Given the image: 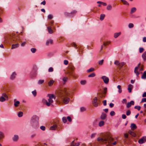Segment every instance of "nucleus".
Returning <instances> with one entry per match:
<instances>
[{
  "mask_svg": "<svg viewBox=\"0 0 146 146\" xmlns=\"http://www.w3.org/2000/svg\"><path fill=\"white\" fill-rule=\"evenodd\" d=\"M70 90L66 88H64L60 90L57 93L59 100L61 101L63 104H68L70 100Z\"/></svg>",
  "mask_w": 146,
  "mask_h": 146,
  "instance_id": "1",
  "label": "nucleus"
},
{
  "mask_svg": "<svg viewBox=\"0 0 146 146\" xmlns=\"http://www.w3.org/2000/svg\"><path fill=\"white\" fill-rule=\"evenodd\" d=\"M112 140V138L110 136L108 133L105 134L102 138L98 137V141H101L106 143L107 146H112V145H115L116 144V141H115L112 143H111Z\"/></svg>",
  "mask_w": 146,
  "mask_h": 146,
  "instance_id": "2",
  "label": "nucleus"
},
{
  "mask_svg": "<svg viewBox=\"0 0 146 146\" xmlns=\"http://www.w3.org/2000/svg\"><path fill=\"white\" fill-rule=\"evenodd\" d=\"M39 117L36 116H33L31 118V125L34 127L36 128L38 126Z\"/></svg>",
  "mask_w": 146,
  "mask_h": 146,
  "instance_id": "3",
  "label": "nucleus"
},
{
  "mask_svg": "<svg viewBox=\"0 0 146 146\" xmlns=\"http://www.w3.org/2000/svg\"><path fill=\"white\" fill-rule=\"evenodd\" d=\"M47 96L49 97V99H48V103H46V105L49 106L53 102V101L52 99L53 98L55 99V97L52 94H48Z\"/></svg>",
  "mask_w": 146,
  "mask_h": 146,
  "instance_id": "4",
  "label": "nucleus"
},
{
  "mask_svg": "<svg viewBox=\"0 0 146 146\" xmlns=\"http://www.w3.org/2000/svg\"><path fill=\"white\" fill-rule=\"evenodd\" d=\"M8 100V97L6 94L3 93L2 94L1 96L0 97V102H3L6 100Z\"/></svg>",
  "mask_w": 146,
  "mask_h": 146,
  "instance_id": "5",
  "label": "nucleus"
},
{
  "mask_svg": "<svg viewBox=\"0 0 146 146\" xmlns=\"http://www.w3.org/2000/svg\"><path fill=\"white\" fill-rule=\"evenodd\" d=\"M92 104L95 107H96L98 106V101L97 97L94 98L92 101Z\"/></svg>",
  "mask_w": 146,
  "mask_h": 146,
  "instance_id": "6",
  "label": "nucleus"
},
{
  "mask_svg": "<svg viewBox=\"0 0 146 146\" xmlns=\"http://www.w3.org/2000/svg\"><path fill=\"white\" fill-rule=\"evenodd\" d=\"M146 141V137L143 136L139 140L138 142L139 144H142L145 143Z\"/></svg>",
  "mask_w": 146,
  "mask_h": 146,
  "instance_id": "7",
  "label": "nucleus"
},
{
  "mask_svg": "<svg viewBox=\"0 0 146 146\" xmlns=\"http://www.w3.org/2000/svg\"><path fill=\"white\" fill-rule=\"evenodd\" d=\"M101 78L103 79L104 83L106 84H108V83L109 79L108 77L104 76L101 77Z\"/></svg>",
  "mask_w": 146,
  "mask_h": 146,
  "instance_id": "8",
  "label": "nucleus"
},
{
  "mask_svg": "<svg viewBox=\"0 0 146 146\" xmlns=\"http://www.w3.org/2000/svg\"><path fill=\"white\" fill-rule=\"evenodd\" d=\"M19 139V136L17 135H15L12 137V140L14 142H17Z\"/></svg>",
  "mask_w": 146,
  "mask_h": 146,
  "instance_id": "9",
  "label": "nucleus"
},
{
  "mask_svg": "<svg viewBox=\"0 0 146 146\" xmlns=\"http://www.w3.org/2000/svg\"><path fill=\"white\" fill-rule=\"evenodd\" d=\"M111 43L110 41H109L104 42L103 45L101 46V50H102L103 48V46H106Z\"/></svg>",
  "mask_w": 146,
  "mask_h": 146,
  "instance_id": "10",
  "label": "nucleus"
},
{
  "mask_svg": "<svg viewBox=\"0 0 146 146\" xmlns=\"http://www.w3.org/2000/svg\"><path fill=\"white\" fill-rule=\"evenodd\" d=\"M134 102L133 101H131L127 104L126 107L127 108H129L131 106V105H134Z\"/></svg>",
  "mask_w": 146,
  "mask_h": 146,
  "instance_id": "11",
  "label": "nucleus"
},
{
  "mask_svg": "<svg viewBox=\"0 0 146 146\" xmlns=\"http://www.w3.org/2000/svg\"><path fill=\"white\" fill-rule=\"evenodd\" d=\"M139 68V66H136L134 70V72L136 74L137 76H138L139 74V73L138 71V68Z\"/></svg>",
  "mask_w": 146,
  "mask_h": 146,
  "instance_id": "12",
  "label": "nucleus"
},
{
  "mask_svg": "<svg viewBox=\"0 0 146 146\" xmlns=\"http://www.w3.org/2000/svg\"><path fill=\"white\" fill-rule=\"evenodd\" d=\"M131 130H134L137 128V127L135 124L131 123Z\"/></svg>",
  "mask_w": 146,
  "mask_h": 146,
  "instance_id": "13",
  "label": "nucleus"
},
{
  "mask_svg": "<svg viewBox=\"0 0 146 146\" xmlns=\"http://www.w3.org/2000/svg\"><path fill=\"white\" fill-rule=\"evenodd\" d=\"M133 87V86L131 84H130L128 85L127 89L129 92L130 93L131 92V90Z\"/></svg>",
  "mask_w": 146,
  "mask_h": 146,
  "instance_id": "14",
  "label": "nucleus"
},
{
  "mask_svg": "<svg viewBox=\"0 0 146 146\" xmlns=\"http://www.w3.org/2000/svg\"><path fill=\"white\" fill-rule=\"evenodd\" d=\"M106 116V114L105 113H102L101 116V118L102 119L104 120L105 119Z\"/></svg>",
  "mask_w": 146,
  "mask_h": 146,
  "instance_id": "15",
  "label": "nucleus"
},
{
  "mask_svg": "<svg viewBox=\"0 0 146 146\" xmlns=\"http://www.w3.org/2000/svg\"><path fill=\"white\" fill-rule=\"evenodd\" d=\"M121 34V32H119V33H115L114 34V37L115 38H117L118 36H119Z\"/></svg>",
  "mask_w": 146,
  "mask_h": 146,
  "instance_id": "16",
  "label": "nucleus"
},
{
  "mask_svg": "<svg viewBox=\"0 0 146 146\" xmlns=\"http://www.w3.org/2000/svg\"><path fill=\"white\" fill-rule=\"evenodd\" d=\"M53 41L52 40H47L46 42V45H48L49 44H52V43Z\"/></svg>",
  "mask_w": 146,
  "mask_h": 146,
  "instance_id": "17",
  "label": "nucleus"
},
{
  "mask_svg": "<svg viewBox=\"0 0 146 146\" xmlns=\"http://www.w3.org/2000/svg\"><path fill=\"white\" fill-rule=\"evenodd\" d=\"M57 128V125H54L52 126H51L50 128V129L51 130H55Z\"/></svg>",
  "mask_w": 146,
  "mask_h": 146,
  "instance_id": "18",
  "label": "nucleus"
},
{
  "mask_svg": "<svg viewBox=\"0 0 146 146\" xmlns=\"http://www.w3.org/2000/svg\"><path fill=\"white\" fill-rule=\"evenodd\" d=\"M142 57L144 61L146 60V51L143 54Z\"/></svg>",
  "mask_w": 146,
  "mask_h": 146,
  "instance_id": "19",
  "label": "nucleus"
},
{
  "mask_svg": "<svg viewBox=\"0 0 146 146\" xmlns=\"http://www.w3.org/2000/svg\"><path fill=\"white\" fill-rule=\"evenodd\" d=\"M20 104V102L19 101H15V100H14V105L16 107H17Z\"/></svg>",
  "mask_w": 146,
  "mask_h": 146,
  "instance_id": "20",
  "label": "nucleus"
},
{
  "mask_svg": "<svg viewBox=\"0 0 146 146\" xmlns=\"http://www.w3.org/2000/svg\"><path fill=\"white\" fill-rule=\"evenodd\" d=\"M104 124V122L103 121H101L99 123V126L100 127H101L103 126Z\"/></svg>",
  "mask_w": 146,
  "mask_h": 146,
  "instance_id": "21",
  "label": "nucleus"
},
{
  "mask_svg": "<svg viewBox=\"0 0 146 146\" xmlns=\"http://www.w3.org/2000/svg\"><path fill=\"white\" fill-rule=\"evenodd\" d=\"M141 78L143 79H145L146 78V71L144 72L141 76Z\"/></svg>",
  "mask_w": 146,
  "mask_h": 146,
  "instance_id": "22",
  "label": "nucleus"
},
{
  "mask_svg": "<svg viewBox=\"0 0 146 146\" xmlns=\"http://www.w3.org/2000/svg\"><path fill=\"white\" fill-rule=\"evenodd\" d=\"M54 82V81L53 80H50L48 82V86H52L53 85Z\"/></svg>",
  "mask_w": 146,
  "mask_h": 146,
  "instance_id": "23",
  "label": "nucleus"
},
{
  "mask_svg": "<svg viewBox=\"0 0 146 146\" xmlns=\"http://www.w3.org/2000/svg\"><path fill=\"white\" fill-rule=\"evenodd\" d=\"M129 133L131 135H132V136L133 137H135L136 136V134L131 131H129Z\"/></svg>",
  "mask_w": 146,
  "mask_h": 146,
  "instance_id": "24",
  "label": "nucleus"
},
{
  "mask_svg": "<svg viewBox=\"0 0 146 146\" xmlns=\"http://www.w3.org/2000/svg\"><path fill=\"white\" fill-rule=\"evenodd\" d=\"M19 46V44L18 43L16 44H13L12 45V49L15 48H16L18 47Z\"/></svg>",
  "mask_w": 146,
  "mask_h": 146,
  "instance_id": "25",
  "label": "nucleus"
},
{
  "mask_svg": "<svg viewBox=\"0 0 146 146\" xmlns=\"http://www.w3.org/2000/svg\"><path fill=\"white\" fill-rule=\"evenodd\" d=\"M47 29H48V32L49 33L52 34L53 33V31L51 29V28L50 27H47Z\"/></svg>",
  "mask_w": 146,
  "mask_h": 146,
  "instance_id": "26",
  "label": "nucleus"
},
{
  "mask_svg": "<svg viewBox=\"0 0 146 146\" xmlns=\"http://www.w3.org/2000/svg\"><path fill=\"white\" fill-rule=\"evenodd\" d=\"M117 88L119 89V90H118L119 93V94L121 93L122 90L121 88V86L119 85H118L117 86Z\"/></svg>",
  "mask_w": 146,
  "mask_h": 146,
  "instance_id": "27",
  "label": "nucleus"
},
{
  "mask_svg": "<svg viewBox=\"0 0 146 146\" xmlns=\"http://www.w3.org/2000/svg\"><path fill=\"white\" fill-rule=\"evenodd\" d=\"M105 15L104 14H102L100 16V19L101 21H102L104 20L105 17Z\"/></svg>",
  "mask_w": 146,
  "mask_h": 146,
  "instance_id": "28",
  "label": "nucleus"
},
{
  "mask_svg": "<svg viewBox=\"0 0 146 146\" xmlns=\"http://www.w3.org/2000/svg\"><path fill=\"white\" fill-rule=\"evenodd\" d=\"M16 75V74L15 72H13L11 76V79H13L15 78V76Z\"/></svg>",
  "mask_w": 146,
  "mask_h": 146,
  "instance_id": "29",
  "label": "nucleus"
},
{
  "mask_svg": "<svg viewBox=\"0 0 146 146\" xmlns=\"http://www.w3.org/2000/svg\"><path fill=\"white\" fill-rule=\"evenodd\" d=\"M136 9L135 7H133L131 9V13H133L134 12H135L136 11Z\"/></svg>",
  "mask_w": 146,
  "mask_h": 146,
  "instance_id": "30",
  "label": "nucleus"
},
{
  "mask_svg": "<svg viewBox=\"0 0 146 146\" xmlns=\"http://www.w3.org/2000/svg\"><path fill=\"white\" fill-rule=\"evenodd\" d=\"M4 137V133L0 131V139L3 138Z\"/></svg>",
  "mask_w": 146,
  "mask_h": 146,
  "instance_id": "31",
  "label": "nucleus"
},
{
  "mask_svg": "<svg viewBox=\"0 0 146 146\" xmlns=\"http://www.w3.org/2000/svg\"><path fill=\"white\" fill-rule=\"evenodd\" d=\"M86 83V80H82L80 81V84L82 85H85Z\"/></svg>",
  "mask_w": 146,
  "mask_h": 146,
  "instance_id": "32",
  "label": "nucleus"
},
{
  "mask_svg": "<svg viewBox=\"0 0 146 146\" xmlns=\"http://www.w3.org/2000/svg\"><path fill=\"white\" fill-rule=\"evenodd\" d=\"M123 4L126 5H129V3L126 1L124 0H121Z\"/></svg>",
  "mask_w": 146,
  "mask_h": 146,
  "instance_id": "33",
  "label": "nucleus"
},
{
  "mask_svg": "<svg viewBox=\"0 0 146 146\" xmlns=\"http://www.w3.org/2000/svg\"><path fill=\"white\" fill-rule=\"evenodd\" d=\"M112 8V7L110 5H108L107 7V9L108 10H111V9Z\"/></svg>",
  "mask_w": 146,
  "mask_h": 146,
  "instance_id": "34",
  "label": "nucleus"
},
{
  "mask_svg": "<svg viewBox=\"0 0 146 146\" xmlns=\"http://www.w3.org/2000/svg\"><path fill=\"white\" fill-rule=\"evenodd\" d=\"M96 74L94 73H93L88 76V77H93L95 76Z\"/></svg>",
  "mask_w": 146,
  "mask_h": 146,
  "instance_id": "35",
  "label": "nucleus"
},
{
  "mask_svg": "<svg viewBox=\"0 0 146 146\" xmlns=\"http://www.w3.org/2000/svg\"><path fill=\"white\" fill-rule=\"evenodd\" d=\"M44 82V80H40L38 82V84L40 85L42 84Z\"/></svg>",
  "mask_w": 146,
  "mask_h": 146,
  "instance_id": "36",
  "label": "nucleus"
},
{
  "mask_svg": "<svg viewBox=\"0 0 146 146\" xmlns=\"http://www.w3.org/2000/svg\"><path fill=\"white\" fill-rule=\"evenodd\" d=\"M125 64V63L124 62H122L120 63L118 68H121Z\"/></svg>",
  "mask_w": 146,
  "mask_h": 146,
  "instance_id": "37",
  "label": "nucleus"
},
{
  "mask_svg": "<svg viewBox=\"0 0 146 146\" xmlns=\"http://www.w3.org/2000/svg\"><path fill=\"white\" fill-rule=\"evenodd\" d=\"M120 63L118 60H116L114 62V64L115 65H117L118 67H119V66L120 64Z\"/></svg>",
  "mask_w": 146,
  "mask_h": 146,
  "instance_id": "38",
  "label": "nucleus"
},
{
  "mask_svg": "<svg viewBox=\"0 0 146 146\" xmlns=\"http://www.w3.org/2000/svg\"><path fill=\"white\" fill-rule=\"evenodd\" d=\"M23 112L22 111H20L18 114V116L19 117H21L23 115Z\"/></svg>",
  "mask_w": 146,
  "mask_h": 146,
  "instance_id": "39",
  "label": "nucleus"
},
{
  "mask_svg": "<svg viewBox=\"0 0 146 146\" xmlns=\"http://www.w3.org/2000/svg\"><path fill=\"white\" fill-rule=\"evenodd\" d=\"M107 91V88L106 87H105L104 88V94L106 95Z\"/></svg>",
  "mask_w": 146,
  "mask_h": 146,
  "instance_id": "40",
  "label": "nucleus"
},
{
  "mask_svg": "<svg viewBox=\"0 0 146 146\" xmlns=\"http://www.w3.org/2000/svg\"><path fill=\"white\" fill-rule=\"evenodd\" d=\"M134 27V25L133 23H130L128 25V27L129 28H131L133 27Z\"/></svg>",
  "mask_w": 146,
  "mask_h": 146,
  "instance_id": "41",
  "label": "nucleus"
},
{
  "mask_svg": "<svg viewBox=\"0 0 146 146\" xmlns=\"http://www.w3.org/2000/svg\"><path fill=\"white\" fill-rule=\"evenodd\" d=\"M94 70V69L93 68H91L90 69L88 70H87V72H89L92 71H93Z\"/></svg>",
  "mask_w": 146,
  "mask_h": 146,
  "instance_id": "42",
  "label": "nucleus"
},
{
  "mask_svg": "<svg viewBox=\"0 0 146 146\" xmlns=\"http://www.w3.org/2000/svg\"><path fill=\"white\" fill-rule=\"evenodd\" d=\"M42 102L43 103L45 104L46 105L47 103H48L47 101L44 99H42Z\"/></svg>",
  "mask_w": 146,
  "mask_h": 146,
  "instance_id": "43",
  "label": "nucleus"
},
{
  "mask_svg": "<svg viewBox=\"0 0 146 146\" xmlns=\"http://www.w3.org/2000/svg\"><path fill=\"white\" fill-rule=\"evenodd\" d=\"M62 120L63 122L64 123H65L67 121V119H66V117H63V118H62Z\"/></svg>",
  "mask_w": 146,
  "mask_h": 146,
  "instance_id": "44",
  "label": "nucleus"
},
{
  "mask_svg": "<svg viewBox=\"0 0 146 146\" xmlns=\"http://www.w3.org/2000/svg\"><path fill=\"white\" fill-rule=\"evenodd\" d=\"M134 108L137 109L138 110H140L141 107L139 106H136Z\"/></svg>",
  "mask_w": 146,
  "mask_h": 146,
  "instance_id": "45",
  "label": "nucleus"
},
{
  "mask_svg": "<svg viewBox=\"0 0 146 146\" xmlns=\"http://www.w3.org/2000/svg\"><path fill=\"white\" fill-rule=\"evenodd\" d=\"M115 114V113L114 111H111L110 113V115L111 116H113Z\"/></svg>",
  "mask_w": 146,
  "mask_h": 146,
  "instance_id": "46",
  "label": "nucleus"
},
{
  "mask_svg": "<svg viewBox=\"0 0 146 146\" xmlns=\"http://www.w3.org/2000/svg\"><path fill=\"white\" fill-rule=\"evenodd\" d=\"M32 93L34 96H35L36 95V90H35L32 92Z\"/></svg>",
  "mask_w": 146,
  "mask_h": 146,
  "instance_id": "47",
  "label": "nucleus"
},
{
  "mask_svg": "<svg viewBox=\"0 0 146 146\" xmlns=\"http://www.w3.org/2000/svg\"><path fill=\"white\" fill-rule=\"evenodd\" d=\"M49 72H52L53 71V69L52 67H50L48 70Z\"/></svg>",
  "mask_w": 146,
  "mask_h": 146,
  "instance_id": "48",
  "label": "nucleus"
},
{
  "mask_svg": "<svg viewBox=\"0 0 146 146\" xmlns=\"http://www.w3.org/2000/svg\"><path fill=\"white\" fill-rule=\"evenodd\" d=\"M31 51L33 53H35L36 51V49L35 48H32L31 49Z\"/></svg>",
  "mask_w": 146,
  "mask_h": 146,
  "instance_id": "49",
  "label": "nucleus"
},
{
  "mask_svg": "<svg viewBox=\"0 0 146 146\" xmlns=\"http://www.w3.org/2000/svg\"><path fill=\"white\" fill-rule=\"evenodd\" d=\"M80 110L81 111L83 112L86 110V109L82 107L80 108Z\"/></svg>",
  "mask_w": 146,
  "mask_h": 146,
  "instance_id": "50",
  "label": "nucleus"
},
{
  "mask_svg": "<svg viewBox=\"0 0 146 146\" xmlns=\"http://www.w3.org/2000/svg\"><path fill=\"white\" fill-rule=\"evenodd\" d=\"M104 62V60H100L99 61L98 64H99L100 65H102Z\"/></svg>",
  "mask_w": 146,
  "mask_h": 146,
  "instance_id": "51",
  "label": "nucleus"
},
{
  "mask_svg": "<svg viewBox=\"0 0 146 146\" xmlns=\"http://www.w3.org/2000/svg\"><path fill=\"white\" fill-rule=\"evenodd\" d=\"M68 79V78L66 77H64L63 78V81L64 82H66Z\"/></svg>",
  "mask_w": 146,
  "mask_h": 146,
  "instance_id": "52",
  "label": "nucleus"
},
{
  "mask_svg": "<svg viewBox=\"0 0 146 146\" xmlns=\"http://www.w3.org/2000/svg\"><path fill=\"white\" fill-rule=\"evenodd\" d=\"M131 113V111L129 110H128L127 111L126 114L127 115H129Z\"/></svg>",
  "mask_w": 146,
  "mask_h": 146,
  "instance_id": "53",
  "label": "nucleus"
},
{
  "mask_svg": "<svg viewBox=\"0 0 146 146\" xmlns=\"http://www.w3.org/2000/svg\"><path fill=\"white\" fill-rule=\"evenodd\" d=\"M144 51V49L142 48H140L139 49V51L140 53L143 52Z\"/></svg>",
  "mask_w": 146,
  "mask_h": 146,
  "instance_id": "54",
  "label": "nucleus"
},
{
  "mask_svg": "<svg viewBox=\"0 0 146 146\" xmlns=\"http://www.w3.org/2000/svg\"><path fill=\"white\" fill-rule=\"evenodd\" d=\"M40 129L43 131H44L45 129V127L44 126H42L40 127Z\"/></svg>",
  "mask_w": 146,
  "mask_h": 146,
  "instance_id": "55",
  "label": "nucleus"
},
{
  "mask_svg": "<svg viewBox=\"0 0 146 146\" xmlns=\"http://www.w3.org/2000/svg\"><path fill=\"white\" fill-rule=\"evenodd\" d=\"M127 102V100L126 99H123L122 101V103L123 104H126Z\"/></svg>",
  "mask_w": 146,
  "mask_h": 146,
  "instance_id": "56",
  "label": "nucleus"
},
{
  "mask_svg": "<svg viewBox=\"0 0 146 146\" xmlns=\"http://www.w3.org/2000/svg\"><path fill=\"white\" fill-rule=\"evenodd\" d=\"M48 18L49 19H51L52 18V16L51 15H49L48 16Z\"/></svg>",
  "mask_w": 146,
  "mask_h": 146,
  "instance_id": "57",
  "label": "nucleus"
},
{
  "mask_svg": "<svg viewBox=\"0 0 146 146\" xmlns=\"http://www.w3.org/2000/svg\"><path fill=\"white\" fill-rule=\"evenodd\" d=\"M96 135V133H92V135H91V137L92 138H93Z\"/></svg>",
  "mask_w": 146,
  "mask_h": 146,
  "instance_id": "58",
  "label": "nucleus"
},
{
  "mask_svg": "<svg viewBox=\"0 0 146 146\" xmlns=\"http://www.w3.org/2000/svg\"><path fill=\"white\" fill-rule=\"evenodd\" d=\"M67 119L69 121H72L71 118L70 116H68L67 117Z\"/></svg>",
  "mask_w": 146,
  "mask_h": 146,
  "instance_id": "59",
  "label": "nucleus"
},
{
  "mask_svg": "<svg viewBox=\"0 0 146 146\" xmlns=\"http://www.w3.org/2000/svg\"><path fill=\"white\" fill-rule=\"evenodd\" d=\"M141 102H146V98H143L142 99Z\"/></svg>",
  "mask_w": 146,
  "mask_h": 146,
  "instance_id": "60",
  "label": "nucleus"
},
{
  "mask_svg": "<svg viewBox=\"0 0 146 146\" xmlns=\"http://www.w3.org/2000/svg\"><path fill=\"white\" fill-rule=\"evenodd\" d=\"M64 63L65 65H67L68 63V62L66 60H65L64 61Z\"/></svg>",
  "mask_w": 146,
  "mask_h": 146,
  "instance_id": "61",
  "label": "nucleus"
},
{
  "mask_svg": "<svg viewBox=\"0 0 146 146\" xmlns=\"http://www.w3.org/2000/svg\"><path fill=\"white\" fill-rule=\"evenodd\" d=\"M103 105L104 106H106V100H104L103 102Z\"/></svg>",
  "mask_w": 146,
  "mask_h": 146,
  "instance_id": "62",
  "label": "nucleus"
},
{
  "mask_svg": "<svg viewBox=\"0 0 146 146\" xmlns=\"http://www.w3.org/2000/svg\"><path fill=\"white\" fill-rule=\"evenodd\" d=\"M124 136L126 138H127L128 137V134L127 133H125L124 134Z\"/></svg>",
  "mask_w": 146,
  "mask_h": 146,
  "instance_id": "63",
  "label": "nucleus"
},
{
  "mask_svg": "<svg viewBox=\"0 0 146 146\" xmlns=\"http://www.w3.org/2000/svg\"><path fill=\"white\" fill-rule=\"evenodd\" d=\"M122 117L123 119H125L126 117V116L125 115L122 114Z\"/></svg>",
  "mask_w": 146,
  "mask_h": 146,
  "instance_id": "64",
  "label": "nucleus"
}]
</instances>
